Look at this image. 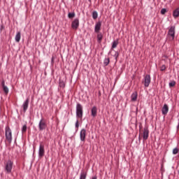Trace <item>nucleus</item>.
Instances as JSON below:
<instances>
[{"mask_svg": "<svg viewBox=\"0 0 179 179\" xmlns=\"http://www.w3.org/2000/svg\"><path fill=\"white\" fill-rule=\"evenodd\" d=\"M5 136L7 142H8V143H12V129H10V127H9V126H6L5 128Z\"/></svg>", "mask_w": 179, "mask_h": 179, "instance_id": "f257e3e1", "label": "nucleus"}, {"mask_svg": "<svg viewBox=\"0 0 179 179\" xmlns=\"http://www.w3.org/2000/svg\"><path fill=\"white\" fill-rule=\"evenodd\" d=\"M76 115L77 118H83V106L80 103L76 104Z\"/></svg>", "mask_w": 179, "mask_h": 179, "instance_id": "f03ea898", "label": "nucleus"}, {"mask_svg": "<svg viewBox=\"0 0 179 179\" xmlns=\"http://www.w3.org/2000/svg\"><path fill=\"white\" fill-rule=\"evenodd\" d=\"M167 37L171 41H173L174 38H176V26H171L169 28Z\"/></svg>", "mask_w": 179, "mask_h": 179, "instance_id": "7ed1b4c3", "label": "nucleus"}, {"mask_svg": "<svg viewBox=\"0 0 179 179\" xmlns=\"http://www.w3.org/2000/svg\"><path fill=\"white\" fill-rule=\"evenodd\" d=\"M12 169H13V162L12 160L8 159L6 164L5 171L8 174H10V173H12Z\"/></svg>", "mask_w": 179, "mask_h": 179, "instance_id": "20e7f679", "label": "nucleus"}, {"mask_svg": "<svg viewBox=\"0 0 179 179\" xmlns=\"http://www.w3.org/2000/svg\"><path fill=\"white\" fill-rule=\"evenodd\" d=\"M150 81H151L150 75L149 74L145 75L143 79V83L145 87H149V85H150Z\"/></svg>", "mask_w": 179, "mask_h": 179, "instance_id": "39448f33", "label": "nucleus"}, {"mask_svg": "<svg viewBox=\"0 0 179 179\" xmlns=\"http://www.w3.org/2000/svg\"><path fill=\"white\" fill-rule=\"evenodd\" d=\"M39 131H44L47 128V124H45V121L44 119H41L38 123Z\"/></svg>", "mask_w": 179, "mask_h": 179, "instance_id": "423d86ee", "label": "nucleus"}, {"mask_svg": "<svg viewBox=\"0 0 179 179\" xmlns=\"http://www.w3.org/2000/svg\"><path fill=\"white\" fill-rule=\"evenodd\" d=\"M80 139L81 142H83V143L86 142V129H81L80 132Z\"/></svg>", "mask_w": 179, "mask_h": 179, "instance_id": "0eeeda50", "label": "nucleus"}, {"mask_svg": "<svg viewBox=\"0 0 179 179\" xmlns=\"http://www.w3.org/2000/svg\"><path fill=\"white\" fill-rule=\"evenodd\" d=\"M71 27L74 30H78L79 27V18H75L71 22Z\"/></svg>", "mask_w": 179, "mask_h": 179, "instance_id": "6e6552de", "label": "nucleus"}, {"mask_svg": "<svg viewBox=\"0 0 179 179\" xmlns=\"http://www.w3.org/2000/svg\"><path fill=\"white\" fill-rule=\"evenodd\" d=\"M45 153V150H44V145L42 144H40L39 149H38V157H43Z\"/></svg>", "mask_w": 179, "mask_h": 179, "instance_id": "1a4fd4ad", "label": "nucleus"}, {"mask_svg": "<svg viewBox=\"0 0 179 179\" xmlns=\"http://www.w3.org/2000/svg\"><path fill=\"white\" fill-rule=\"evenodd\" d=\"M148 138H149V129L145 127L143 129V141H148Z\"/></svg>", "mask_w": 179, "mask_h": 179, "instance_id": "9d476101", "label": "nucleus"}, {"mask_svg": "<svg viewBox=\"0 0 179 179\" xmlns=\"http://www.w3.org/2000/svg\"><path fill=\"white\" fill-rule=\"evenodd\" d=\"M29 98H27L22 103V108H23V111L24 113H26L27 111V109L29 108Z\"/></svg>", "mask_w": 179, "mask_h": 179, "instance_id": "9b49d317", "label": "nucleus"}, {"mask_svg": "<svg viewBox=\"0 0 179 179\" xmlns=\"http://www.w3.org/2000/svg\"><path fill=\"white\" fill-rule=\"evenodd\" d=\"M101 29V22L99 21L95 24L94 33H100Z\"/></svg>", "mask_w": 179, "mask_h": 179, "instance_id": "f8f14e48", "label": "nucleus"}, {"mask_svg": "<svg viewBox=\"0 0 179 179\" xmlns=\"http://www.w3.org/2000/svg\"><path fill=\"white\" fill-rule=\"evenodd\" d=\"M162 115H167L169 113V105L166 103L164 104L162 109Z\"/></svg>", "mask_w": 179, "mask_h": 179, "instance_id": "ddd939ff", "label": "nucleus"}, {"mask_svg": "<svg viewBox=\"0 0 179 179\" xmlns=\"http://www.w3.org/2000/svg\"><path fill=\"white\" fill-rule=\"evenodd\" d=\"M91 115L92 117H96L97 116V107L93 106L91 109Z\"/></svg>", "mask_w": 179, "mask_h": 179, "instance_id": "4468645a", "label": "nucleus"}, {"mask_svg": "<svg viewBox=\"0 0 179 179\" xmlns=\"http://www.w3.org/2000/svg\"><path fill=\"white\" fill-rule=\"evenodd\" d=\"M137 99H138V92H134L131 95V101H136Z\"/></svg>", "mask_w": 179, "mask_h": 179, "instance_id": "2eb2a0df", "label": "nucleus"}, {"mask_svg": "<svg viewBox=\"0 0 179 179\" xmlns=\"http://www.w3.org/2000/svg\"><path fill=\"white\" fill-rule=\"evenodd\" d=\"M96 38H97V43L100 44V43H101L103 40V34L101 32L98 33L96 35Z\"/></svg>", "mask_w": 179, "mask_h": 179, "instance_id": "dca6fc26", "label": "nucleus"}, {"mask_svg": "<svg viewBox=\"0 0 179 179\" xmlns=\"http://www.w3.org/2000/svg\"><path fill=\"white\" fill-rule=\"evenodd\" d=\"M173 17L175 19L179 17V8H177L173 11Z\"/></svg>", "mask_w": 179, "mask_h": 179, "instance_id": "f3484780", "label": "nucleus"}, {"mask_svg": "<svg viewBox=\"0 0 179 179\" xmlns=\"http://www.w3.org/2000/svg\"><path fill=\"white\" fill-rule=\"evenodd\" d=\"M118 44H119L118 39L113 41L112 43L111 50H114V48H117Z\"/></svg>", "mask_w": 179, "mask_h": 179, "instance_id": "a211bd4d", "label": "nucleus"}, {"mask_svg": "<svg viewBox=\"0 0 179 179\" xmlns=\"http://www.w3.org/2000/svg\"><path fill=\"white\" fill-rule=\"evenodd\" d=\"M87 177V172L86 171H81L80 174V179H86V178Z\"/></svg>", "mask_w": 179, "mask_h": 179, "instance_id": "6ab92c4d", "label": "nucleus"}, {"mask_svg": "<svg viewBox=\"0 0 179 179\" xmlns=\"http://www.w3.org/2000/svg\"><path fill=\"white\" fill-rule=\"evenodd\" d=\"M20 38H21V34L19 31L16 34L15 37V40L16 43H19L20 41Z\"/></svg>", "mask_w": 179, "mask_h": 179, "instance_id": "aec40b11", "label": "nucleus"}, {"mask_svg": "<svg viewBox=\"0 0 179 179\" xmlns=\"http://www.w3.org/2000/svg\"><path fill=\"white\" fill-rule=\"evenodd\" d=\"M108 64H110V58H105L103 60V65H105V66H108Z\"/></svg>", "mask_w": 179, "mask_h": 179, "instance_id": "412c9836", "label": "nucleus"}, {"mask_svg": "<svg viewBox=\"0 0 179 179\" xmlns=\"http://www.w3.org/2000/svg\"><path fill=\"white\" fill-rule=\"evenodd\" d=\"M99 17V13H97V11H93L92 13V18L94 20L97 19V17Z\"/></svg>", "mask_w": 179, "mask_h": 179, "instance_id": "4be33fe9", "label": "nucleus"}, {"mask_svg": "<svg viewBox=\"0 0 179 179\" xmlns=\"http://www.w3.org/2000/svg\"><path fill=\"white\" fill-rule=\"evenodd\" d=\"M115 62H117V61H118V57H120V53L118 52V51H115V55H113Z\"/></svg>", "mask_w": 179, "mask_h": 179, "instance_id": "5701e85b", "label": "nucleus"}, {"mask_svg": "<svg viewBox=\"0 0 179 179\" xmlns=\"http://www.w3.org/2000/svg\"><path fill=\"white\" fill-rule=\"evenodd\" d=\"M3 90L5 93V94H8V93H9V88H8L7 86H3Z\"/></svg>", "mask_w": 179, "mask_h": 179, "instance_id": "b1692460", "label": "nucleus"}, {"mask_svg": "<svg viewBox=\"0 0 179 179\" xmlns=\"http://www.w3.org/2000/svg\"><path fill=\"white\" fill-rule=\"evenodd\" d=\"M68 17L69 19H73V17H75V12L69 13Z\"/></svg>", "mask_w": 179, "mask_h": 179, "instance_id": "393cba45", "label": "nucleus"}, {"mask_svg": "<svg viewBox=\"0 0 179 179\" xmlns=\"http://www.w3.org/2000/svg\"><path fill=\"white\" fill-rule=\"evenodd\" d=\"M169 87H174L176 86V81L172 80L169 83Z\"/></svg>", "mask_w": 179, "mask_h": 179, "instance_id": "a878e982", "label": "nucleus"}, {"mask_svg": "<svg viewBox=\"0 0 179 179\" xmlns=\"http://www.w3.org/2000/svg\"><path fill=\"white\" fill-rule=\"evenodd\" d=\"M59 86L60 87H65V82H64V80H60L59 83Z\"/></svg>", "mask_w": 179, "mask_h": 179, "instance_id": "bb28decb", "label": "nucleus"}, {"mask_svg": "<svg viewBox=\"0 0 179 179\" xmlns=\"http://www.w3.org/2000/svg\"><path fill=\"white\" fill-rule=\"evenodd\" d=\"M27 131V126L24 124L22 128V132H26Z\"/></svg>", "mask_w": 179, "mask_h": 179, "instance_id": "cd10ccee", "label": "nucleus"}, {"mask_svg": "<svg viewBox=\"0 0 179 179\" xmlns=\"http://www.w3.org/2000/svg\"><path fill=\"white\" fill-rule=\"evenodd\" d=\"M166 12H167V9H166V8H162L161 10V14L162 15H165L166 13Z\"/></svg>", "mask_w": 179, "mask_h": 179, "instance_id": "c85d7f7f", "label": "nucleus"}, {"mask_svg": "<svg viewBox=\"0 0 179 179\" xmlns=\"http://www.w3.org/2000/svg\"><path fill=\"white\" fill-rule=\"evenodd\" d=\"M178 153V148H176L173 150V155H177Z\"/></svg>", "mask_w": 179, "mask_h": 179, "instance_id": "c756f323", "label": "nucleus"}, {"mask_svg": "<svg viewBox=\"0 0 179 179\" xmlns=\"http://www.w3.org/2000/svg\"><path fill=\"white\" fill-rule=\"evenodd\" d=\"M76 131H78V129H79V120H76Z\"/></svg>", "mask_w": 179, "mask_h": 179, "instance_id": "7c9ffc66", "label": "nucleus"}, {"mask_svg": "<svg viewBox=\"0 0 179 179\" xmlns=\"http://www.w3.org/2000/svg\"><path fill=\"white\" fill-rule=\"evenodd\" d=\"M160 71L163 72V71H166V65H162L160 68Z\"/></svg>", "mask_w": 179, "mask_h": 179, "instance_id": "2f4dec72", "label": "nucleus"}, {"mask_svg": "<svg viewBox=\"0 0 179 179\" xmlns=\"http://www.w3.org/2000/svg\"><path fill=\"white\" fill-rule=\"evenodd\" d=\"M0 30H1V31H2V30H5V26H3V24H1L0 26Z\"/></svg>", "mask_w": 179, "mask_h": 179, "instance_id": "473e14b6", "label": "nucleus"}, {"mask_svg": "<svg viewBox=\"0 0 179 179\" xmlns=\"http://www.w3.org/2000/svg\"><path fill=\"white\" fill-rule=\"evenodd\" d=\"M1 86H2V87H3V86H6V85H5V80H2V82H1Z\"/></svg>", "mask_w": 179, "mask_h": 179, "instance_id": "72a5a7b5", "label": "nucleus"}, {"mask_svg": "<svg viewBox=\"0 0 179 179\" xmlns=\"http://www.w3.org/2000/svg\"><path fill=\"white\" fill-rule=\"evenodd\" d=\"M51 64H54V57H52L51 58Z\"/></svg>", "mask_w": 179, "mask_h": 179, "instance_id": "f704fd0d", "label": "nucleus"}, {"mask_svg": "<svg viewBox=\"0 0 179 179\" xmlns=\"http://www.w3.org/2000/svg\"><path fill=\"white\" fill-rule=\"evenodd\" d=\"M92 179H97V176L92 177Z\"/></svg>", "mask_w": 179, "mask_h": 179, "instance_id": "c9c22d12", "label": "nucleus"}, {"mask_svg": "<svg viewBox=\"0 0 179 179\" xmlns=\"http://www.w3.org/2000/svg\"><path fill=\"white\" fill-rule=\"evenodd\" d=\"M136 110H138V108H136Z\"/></svg>", "mask_w": 179, "mask_h": 179, "instance_id": "e433bc0d", "label": "nucleus"}]
</instances>
